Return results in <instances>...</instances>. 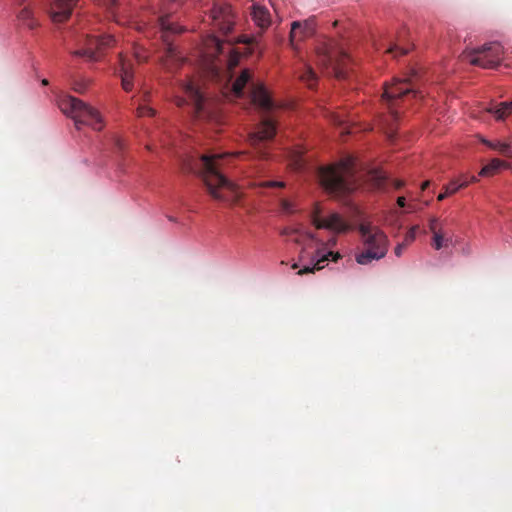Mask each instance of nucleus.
<instances>
[{
	"instance_id": "nucleus-1",
	"label": "nucleus",
	"mask_w": 512,
	"mask_h": 512,
	"mask_svg": "<svg viewBox=\"0 0 512 512\" xmlns=\"http://www.w3.org/2000/svg\"><path fill=\"white\" fill-rule=\"evenodd\" d=\"M237 154H205L196 163L209 194L216 200L237 203L241 198L237 186L224 175V168Z\"/></svg>"
},
{
	"instance_id": "nucleus-2",
	"label": "nucleus",
	"mask_w": 512,
	"mask_h": 512,
	"mask_svg": "<svg viewBox=\"0 0 512 512\" xmlns=\"http://www.w3.org/2000/svg\"><path fill=\"white\" fill-rule=\"evenodd\" d=\"M355 162L347 157L339 163L319 169V179L323 188L334 197H343L357 187Z\"/></svg>"
},
{
	"instance_id": "nucleus-3",
	"label": "nucleus",
	"mask_w": 512,
	"mask_h": 512,
	"mask_svg": "<svg viewBox=\"0 0 512 512\" xmlns=\"http://www.w3.org/2000/svg\"><path fill=\"white\" fill-rule=\"evenodd\" d=\"M60 110L73 119L76 129L88 126L95 131H101L105 122L98 109L71 95H65L59 99Z\"/></svg>"
},
{
	"instance_id": "nucleus-4",
	"label": "nucleus",
	"mask_w": 512,
	"mask_h": 512,
	"mask_svg": "<svg viewBox=\"0 0 512 512\" xmlns=\"http://www.w3.org/2000/svg\"><path fill=\"white\" fill-rule=\"evenodd\" d=\"M365 250L356 255V261L360 265H367L373 260L385 257L388 251V238L385 233L371 223H361L358 226Z\"/></svg>"
},
{
	"instance_id": "nucleus-5",
	"label": "nucleus",
	"mask_w": 512,
	"mask_h": 512,
	"mask_svg": "<svg viewBox=\"0 0 512 512\" xmlns=\"http://www.w3.org/2000/svg\"><path fill=\"white\" fill-rule=\"evenodd\" d=\"M251 84L250 97L254 105H256L263 112H269L275 104L269 95V92L262 84L252 82V73L249 69H243L240 75L235 79L232 84V91L236 97H242L244 88Z\"/></svg>"
},
{
	"instance_id": "nucleus-6",
	"label": "nucleus",
	"mask_w": 512,
	"mask_h": 512,
	"mask_svg": "<svg viewBox=\"0 0 512 512\" xmlns=\"http://www.w3.org/2000/svg\"><path fill=\"white\" fill-rule=\"evenodd\" d=\"M276 124L271 118H264L249 134L248 141L256 157L261 160L269 158L271 143L276 135Z\"/></svg>"
},
{
	"instance_id": "nucleus-7",
	"label": "nucleus",
	"mask_w": 512,
	"mask_h": 512,
	"mask_svg": "<svg viewBox=\"0 0 512 512\" xmlns=\"http://www.w3.org/2000/svg\"><path fill=\"white\" fill-rule=\"evenodd\" d=\"M503 54V47L500 43L490 42L479 48L464 51L463 57L466 58L471 65L485 69H493L500 65L503 60Z\"/></svg>"
},
{
	"instance_id": "nucleus-8",
	"label": "nucleus",
	"mask_w": 512,
	"mask_h": 512,
	"mask_svg": "<svg viewBox=\"0 0 512 512\" xmlns=\"http://www.w3.org/2000/svg\"><path fill=\"white\" fill-rule=\"evenodd\" d=\"M159 25L162 30V39L166 45L165 54L162 57V66L167 72H174L184 62L185 58L180 54L177 48L169 40L168 33H181L182 27L169 22L168 16L159 19Z\"/></svg>"
},
{
	"instance_id": "nucleus-9",
	"label": "nucleus",
	"mask_w": 512,
	"mask_h": 512,
	"mask_svg": "<svg viewBox=\"0 0 512 512\" xmlns=\"http://www.w3.org/2000/svg\"><path fill=\"white\" fill-rule=\"evenodd\" d=\"M180 89L184 92L186 97L176 96L175 104L182 107L186 104H190L192 113L197 119H207L210 117L209 112L206 108V99L200 88L189 79L188 81L179 82Z\"/></svg>"
},
{
	"instance_id": "nucleus-10",
	"label": "nucleus",
	"mask_w": 512,
	"mask_h": 512,
	"mask_svg": "<svg viewBox=\"0 0 512 512\" xmlns=\"http://www.w3.org/2000/svg\"><path fill=\"white\" fill-rule=\"evenodd\" d=\"M408 96L423 98L422 92L416 89L411 78L397 80L393 84L385 87L383 98L387 103L390 115L393 119H397L398 117V112L396 110L398 101L403 100Z\"/></svg>"
},
{
	"instance_id": "nucleus-11",
	"label": "nucleus",
	"mask_w": 512,
	"mask_h": 512,
	"mask_svg": "<svg viewBox=\"0 0 512 512\" xmlns=\"http://www.w3.org/2000/svg\"><path fill=\"white\" fill-rule=\"evenodd\" d=\"M113 36H90L86 35L78 41L79 48L72 52L74 56L84 57L89 61H99L102 52L113 46Z\"/></svg>"
},
{
	"instance_id": "nucleus-12",
	"label": "nucleus",
	"mask_w": 512,
	"mask_h": 512,
	"mask_svg": "<svg viewBox=\"0 0 512 512\" xmlns=\"http://www.w3.org/2000/svg\"><path fill=\"white\" fill-rule=\"evenodd\" d=\"M210 45L213 48L211 53L216 58L217 63L224 65L229 71V78H232V70L238 66L242 53L234 46L231 39L220 40L213 36L210 40Z\"/></svg>"
},
{
	"instance_id": "nucleus-13",
	"label": "nucleus",
	"mask_w": 512,
	"mask_h": 512,
	"mask_svg": "<svg viewBox=\"0 0 512 512\" xmlns=\"http://www.w3.org/2000/svg\"><path fill=\"white\" fill-rule=\"evenodd\" d=\"M349 56L344 51L332 52L326 45L317 48V63L324 69L330 70L337 79H344L347 76L345 66Z\"/></svg>"
},
{
	"instance_id": "nucleus-14",
	"label": "nucleus",
	"mask_w": 512,
	"mask_h": 512,
	"mask_svg": "<svg viewBox=\"0 0 512 512\" xmlns=\"http://www.w3.org/2000/svg\"><path fill=\"white\" fill-rule=\"evenodd\" d=\"M311 222L317 229H327L336 233L347 232L350 224L338 213H332L326 218L321 217V209L317 204L311 214Z\"/></svg>"
},
{
	"instance_id": "nucleus-15",
	"label": "nucleus",
	"mask_w": 512,
	"mask_h": 512,
	"mask_svg": "<svg viewBox=\"0 0 512 512\" xmlns=\"http://www.w3.org/2000/svg\"><path fill=\"white\" fill-rule=\"evenodd\" d=\"M211 23L223 35H228L234 25V14L230 5L216 3L210 11Z\"/></svg>"
},
{
	"instance_id": "nucleus-16",
	"label": "nucleus",
	"mask_w": 512,
	"mask_h": 512,
	"mask_svg": "<svg viewBox=\"0 0 512 512\" xmlns=\"http://www.w3.org/2000/svg\"><path fill=\"white\" fill-rule=\"evenodd\" d=\"M296 235L295 237L291 238L293 242H295L298 245L302 246V249L300 251L299 259L300 261L305 260L306 258L310 257L307 249L310 246L309 242H315L318 245V248H324L325 250L327 247H333L336 245V239L333 238L329 240L327 243L323 242L322 240L318 239L315 234L311 232H303L300 233L298 230H284L283 235Z\"/></svg>"
},
{
	"instance_id": "nucleus-17",
	"label": "nucleus",
	"mask_w": 512,
	"mask_h": 512,
	"mask_svg": "<svg viewBox=\"0 0 512 512\" xmlns=\"http://www.w3.org/2000/svg\"><path fill=\"white\" fill-rule=\"evenodd\" d=\"M308 258L311 261V265L304 266L301 270H299V275L319 271L324 268V262L328 260L337 262L339 259L342 258V255L339 252L325 251L324 248H317L316 251Z\"/></svg>"
},
{
	"instance_id": "nucleus-18",
	"label": "nucleus",
	"mask_w": 512,
	"mask_h": 512,
	"mask_svg": "<svg viewBox=\"0 0 512 512\" xmlns=\"http://www.w3.org/2000/svg\"><path fill=\"white\" fill-rule=\"evenodd\" d=\"M78 0H50L49 15L53 22L61 23L69 19Z\"/></svg>"
},
{
	"instance_id": "nucleus-19",
	"label": "nucleus",
	"mask_w": 512,
	"mask_h": 512,
	"mask_svg": "<svg viewBox=\"0 0 512 512\" xmlns=\"http://www.w3.org/2000/svg\"><path fill=\"white\" fill-rule=\"evenodd\" d=\"M119 76L121 78L122 88L129 92L133 89L134 70L130 59L119 54Z\"/></svg>"
},
{
	"instance_id": "nucleus-20",
	"label": "nucleus",
	"mask_w": 512,
	"mask_h": 512,
	"mask_svg": "<svg viewBox=\"0 0 512 512\" xmlns=\"http://www.w3.org/2000/svg\"><path fill=\"white\" fill-rule=\"evenodd\" d=\"M314 31V20L312 18L303 22L294 21L291 23L290 41L292 44H294L296 41L313 35Z\"/></svg>"
},
{
	"instance_id": "nucleus-21",
	"label": "nucleus",
	"mask_w": 512,
	"mask_h": 512,
	"mask_svg": "<svg viewBox=\"0 0 512 512\" xmlns=\"http://www.w3.org/2000/svg\"><path fill=\"white\" fill-rule=\"evenodd\" d=\"M14 5L18 6L20 10L17 12V18L28 29L34 30L39 26L38 20L35 18L33 10L29 5H25L24 0H12Z\"/></svg>"
},
{
	"instance_id": "nucleus-22",
	"label": "nucleus",
	"mask_w": 512,
	"mask_h": 512,
	"mask_svg": "<svg viewBox=\"0 0 512 512\" xmlns=\"http://www.w3.org/2000/svg\"><path fill=\"white\" fill-rule=\"evenodd\" d=\"M252 18L256 25L262 29L267 28L271 23L269 11L257 4L252 5Z\"/></svg>"
},
{
	"instance_id": "nucleus-23",
	"label": "nucleus",
	"mask_w": 512,
	"mask_h": 512,
	"mask_svg": "<svg viewBox=\"0 0 512 512\" xmlns=\"http://www.w3.org/2000/svg\"><path fill=\"white\" fill-rule=\"evenodd\" d=\"M510 167L511 165L508 162L494 158L481 169L480 175L492 176L496 174L500 169H509Z\"/></svg>"
},
{
	"instance_id": "nucleus-24",
	"label": "nucleus",
	"mask_w": 512,
	"mask_h": 512,
	"mask_svg": "<svg viewBox=\"0 0 512 512\" xmlns=\"http://www.w3.org/2000/svg\"><path fill=\"white\" fill-rule=\"evenodd\" d=\"M487 111L493 114L497 120H503L512 113V101L491 105Z\"/></svg>"
},
{
	"instance_id": "nucleus-25",
	"label": "nucleus",
	"mask_w": 512,
	"mask_h": 512,
	"mask_svg": "<svg viewBox=\"0 0 512 512\" xmlns=\"http://www.w3.org/2000/svg\"><path fill=\"white\" fill-rule=\"evenodd\" d=\"M467 185H468V181H466V180H463L461 182L459 180L451 181L449 184H447L444 187V189H445L444 192L440 193L438 195V200L439 201L444 200L447 196L453 195L454 193H456L461 188H465Z\"/></svg>"
},
{
	"instance_id": "nucleus-26",
	"label": "nucleus",
	"mask_w": 512,
	"mask_h": 512,
	"mask_svg": "<svg viewBox=\"0 0 512 512\" xmlns=\"http://www.w3.org/2000/svg\"><path fill=\"white\" fill-rule=\"evenodd\" d=\"M483 143L489 148L497 150L503 156L512 157V150L507 142L483 140Z\"/></svg>"
},
{
	"instance_id": "nucleus-27",
	"label": "nucleus",
	"mask_w": 512,
	"mask_h": 512,
	"mask_svg": "<svg viewBox=\"0 0 512 512\" xmlns=\"http://www.w3.org/2000/svg\"><path fill=\"white\" fill-rule=\"evenodd\" d=\"M371 181L373 182V186L377 189L383 188L386 182V176L378 170H374L370 173Z\"/></svg>"
},
{
	"instance_id": "nucleus-28",
	"label": "nucleus",
	"mask_w": 512,
	"mask_h": 512,
	"mask_svg": "<svg viewBox=\"0 0 512 512\" xmlns=\"http://www.w3.org/2000/svg\"><path fill=\"white\" fill-rule=\"evenodd\" d=\"M301 79L306 82L310 88H312L316 82L317 77L313 69L311 67H307L301 75Z\"/></svg>"
},
{
	"instance_id": "nucleus-29",
	"label": "nucleus",
	"mask_w": 512,
	"mask_h": 512,
	"mask_svg": "<svg viewBox=\"0 0 512 512\" xmlns=\"http://www.w3.org/2000/svg\"><path fill=\"white\" fill-rule=\"evenodd\" d=\"M432 246L436 250H440L441 248L444 247V232H443V230H441V231H434Z\"/></svg>"
},
{
	"instance_id": "nucleus-30",
	"label": "nucleus",
	"mask_w": 512,
	"mask_h": 512,
	"mask_svg": "<svg viewBox=\"0 0 512 512\" xmlns=\"http://www.w3.org/2000/svg\"><path fill=\"white\" fill-rule=\"evenodd\" d=\"M89 86V80H75L72 84V89L79 94L85 93Z\"/></svg>"
},
{
	"instance_id": "nucleus-31",
	"label": "nucleus",
	"mask_w": 512,
	"mask_h": 512,
	"mask_svg": "<svg viewBox=\"0 0 512 512\" xmlns=\"http://www.w3.org/2000/svg\"><path fill=\"white\" fill-rule=\"evenodd\" d=\"M409 51V48H405L402 46H399L398 44H393L388 47L386 50L387 53L392 54L394 57H397L399 55H405Z\"/></svg>"
},
{
	"instance_id": "nucleus-32",
	"label": "nucleus",
	"mask_w": 512,
	"mask_h": 512,
	"mask_svg": "<svg viewBox=\"0 0 512 512\" xmlns=\"http://www.w3.org/2000/svg\"><path fill=\"white\" fill-rule=\"evenodd\" d=\"M155 110L149 106H146L144 104H141L138 108H137V116L138 117H144V116H149V117H152L155 115Z\"/></svg>"
},
{
	"instance_id": "nucleus-33",
	"label": "nucleus",
	"mask_w": 512,
	"mask_h": 512,
	"mask_svg": "<svg viewBox=\"0 0 512 512\" xmlns=\"http://www.w3.org/2000/svg\"><path fill=\"white\" fill-rule=\"evenodd\" d=\"M418 229H419L418 226L411 227L409 229V231L406 233L405 238L403 240V243H405L407 246L409 244H411L415 240V238H416V234H417Z\"/></svg>"
},
{
	"instance_id": "nucleus-34",
	"label": "nucleus",
	"mask_w": 512,
	"mask_h": 512,
	"mask_svg": "<svg viewBox=\"0 0 512 512\" xmlns=\"http://www.w3.org/2000/svg\"><path fill=\"white\" fill-rule=\"evenodd\" d=\"M111 141L113 143V146H114V149H115L116 152L121 153V152L124 151V149H125V142H124V140L122 138L114 135V136H112Z\"/></svg>"
},
{
	"instance_id": "nucleus-35",
	"label": "nucleus",
	"mask_w": 512,
	"mask_h": 512,
	"mask_svg": "<svg viewBox=\"0 0 512 512\" xmlns=\"http://www.w3.org/2000/svg\"><path fill=\"white\" fill-rule=\"evenodd\" d=\"M259 186L262 188H284L285 183L282 181H264Z\"/></svg>"
},
{
	"instance_id": "nucleus-36",
	"label": "nucleus",
	"mask_w": 512,
	"mask_h": 512,
	"mask_svg": "<svg viewBox=\"0 0 512 512\" xmlns=\"http://www.w3.org/2000/svg\"><path fill=\"white\" fill-rule=\"evenodd\" d=\"M133 55H134V58L139 63L146 62L148 59L147 55L144 54V51L142 50V48H140L138 46L134 47Z\"/></svg>"
},
{
	"instance_id": "nucleus-37",
	"label": "nucleus",
	"mask_w": 512,
	"mask_h": 512,
	"mask_svg": "<svg viewBox=\"0 0 512 512\" xmlns=\"http://www.w3.org/2000/svg\"><path fill=\"white\" fill-rule=\"evenodd\" d=\"M429 229L432 233H434V231H441L442 223L438 220V218L432 217L429 220Z\"/></svg>"
},
{
	"instance_id": "nucleus-38",
	"label": "nucleus",
	"mask_w": 512,
	"mask_h": 512,
	"mask_svg": "<svg viewBox=\"0 0 512 512\" xmlns=\"http://www.w3.org/2000/svg\"><path fill=\"white\" fill-rule=\"evenodd\" d=\"M117 1L118 0H108L107 8L110 11V13L112 14V16L115 18V21L120 23V21L116 18L115 13L113 12V7L116 5Z\"/></svg>"
},
{
	"instance_id": "nucleus-39",
	"label": "nucleus",
	"mask_w": 512,
	"mask_h": 512,
	"mask_svg": "<svg viewBox=\"0 0 512 512\" xmlns=\"http://www.w3.org/2000/svg\"><path fill=\"white\" fill-rule=\"evenodd\" d=\"M281 206L283 211H285L286 213H292L294 211L292 208V204L287 200H283Z\"/></svg>"
},
{
	"instance_id": "nucleus-40",
	"label": "nucleus",
	"mask_w": 512,
	"mask_h": 512,
	"mask_svg": "<svg viewBox=\"0 0 512 512\" xmlns=\"http://www.w3.org/2000/svg\"><path fill=\"white\" fill-rule=\"evenodd\" d=\"M407 245L405 243H400L398 244L395 249H394V253L397 257L401 256L402 253H403V250L406 249Z\"/></svg>"
},
{
	"instance_id": "nucleus-41",
	"label": "nucleus",
	"mask_w": 512,
	"mask_h": 512,
	"mask_svg": "<svg viewBox=\"0 0 512 512\" xmlns=\"http://www.w3.org/2000/svg\"><path fill=\"white\" fill-rule=\"evenodd\" d=\"M332 121L339 126H342L345 122L339 115H333Z\"/></svg>"
},
{
	"instance_id": "nucleus-42",
	"label": "nucleus",
	"mask_w": 512,
	"mask_h": 512,
	"mask_svg": "<svg viewBox=\"0 0 512 512\" xmlns=\"http://www.w3.org/2000/svg\"><path fill=\"white\" fill-rule=\"evenodd\" d=\"M251 40H252V39H251L250 37H248V36H242V37H240V38L238 39V41H237V42H239V43H245V44H250V43H251Z\"/></svg>"
},
{
	"instance_id": "nucleus-43",
	"label": "nucleus",
	"mask_w": 512,
	"mask_h": 512,
	"mask_svg": "<svg viewBox=\"0 0 512 512\" xmlns=\"http://www.w3.org/2000/svg\"><path fill=\"white\" fill-rule=\"evenodd\" d=\"M397 204L399 207H402V208L405 207L406 206L405 197H403V196L398 197Z\"/></svg>"
},
{
	"instance_id": "nucleus-44",
	"label": "nucleus",
	"mask_w": 512,
	"mask_h": 512,
	"mask_svg": "<svg viewBox=\"0 0 512 512\" xmlns=\"http://www.w3.org/2000/svg\"><path fill=\"white\" fill-rule=\"evenodd\" d=\"M295 165H296V169H302L303 167V160L301 158V156H299L296 160H295Z\"/></svg>"
},
{
	"instance_id": "nucleus-45",
	"label": "nucleus",
	"mask_w": 512,
	"mask_h": 512,
	"mask_svg": "<svg viewBox=\"0 0 512 512\" xmlns=\"http://www.w3.org/2000/svg\"><path fill=\"white\" fill-rule=\"evenodd\" d=\"M452 243V237L444 233V247Z\"/></svg>"
},
{
	"instance_id": "nucleus-46",
	"label": "nucleus",
	"mask_w": 512,
	"mask_h": 512,
	"mask_svg": "<svg viewBox=\"0 0 512 512\" xmlns=\"http://www.w3.org/2000/svg\"><path fill=\"white\" fill-rule=\"evenodd\" d=\"M403 185H404L403 181H400V180H395L394 181V186H395L396 189H400Z\"/></svg>"
},
{
	"instance_id": "nucleus-47",
	"label": "nucleus",
	"mask_w": 512,
	"mask_h": 512,
	"mask_svg": "<svg viewBox=\"0 0 512 512\" xmlns=\"http://www.w3.org/2000/svg\"><path fill=\"white\" fill-rule=\"evenodd\" d=\"M429 185H430V181H425V182L422 183L421 189L425 190Z\"/></svg>"
},
{
	"instance_id": "nucleus-48",
	"label": "nucleus",
	"mask_w": 512,
	"mask_h": 512,
	"mask_svg": "<svg viewBox=\"0 0 512 512\" xmlns=\"http://www.w3.org/2000/svg\"><path fill=\"white\" fill-rule=\"evenodd\" d=\"M148 97H149V93L147 92V93H145V94L143 95V100H144V101H148Z\"/></svg>"
},
{
	"instance_id": "nucleus-49",
	"label": "nucleus",
	"mask_w": 512,
	"mask_h": 512,
	"mask_svg": "<svg viewBox=\"0 0 512 512\" xmlns=\"http://www.w3.org/2000/svg\"><path fill=\"white\" fill-rule=\"evenodd\" d=\"M42 84L43 85H48V80L47 79L42 80Z\"/></svg>"
},
{
	"instance_id": "nucleus-50",
	"label": "nucleus",
	"mask_w": 512,
	"mask_h": 512,
	"mask_svg": "<svg viewBox=\"0 0 512 512\" xmlns=\"http://www.w3.org/2000/svg\"><path fill=\"white\" fill-rule=\"evenodd\" d=\"M297 267H298V265H297L296 263H295V264H293V266H292V268H293V269H295V268H297Z\"/></svg>"
}]
</instances>
